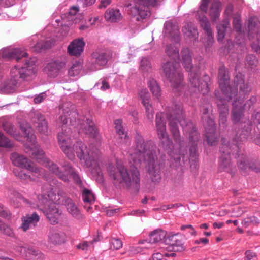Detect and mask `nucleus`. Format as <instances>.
<instances>
[{
    "instance_id": "obj_1",
    "label": "nucleus",
    "mask_w": 260,
    "mask_h": 260,
    "mask_svg": "<svg viewBox=\"0 0 260 260\" xmlns=\"http://www.w3.org/2000/svg\"><path fill=\"white\" fill-rule=\"evenodd\" d=\"M167 117L169 121V125L175 140L180 145H181V138L177 123H179L185 133H189V138L192 146L190 148V157H194L193 161L196 160V144L195 142L198 140V134L196 132L193 123L190 121H187L182 113V106L176 104L174 108L169 109Z\"/></svg>"
},
{
    "instance_id": "obj_2",
    "label": "nucleus",
    "mask_w": 260,
    "mask_h": 260,
    "mask_svg": "<svg viewBox=\"0 0 260 260\" xmlns=\"http://www.w3.org/2000/svg\"><path fill=\"white\" fill-rule=\"evenodd\" d=\"M108 170L114 185L117 188H139L140 173L134 164L125 166L123 164H109Z\"/></svg>"
},
{
    "instance_id": "obj_3",
    "label": "nucleus",
    "mask_w": 260,
    "mask_h": 260,
    "mask_svg": "<svg viewBox=\"0 0 260 260\" xmlns=\"http://www.w3.org/2000/svg\"><path fill=\"white\" fill-rule=\"evenodd\" d=\"M70 133V129L65 127L64 129H62V132L59 133L58 135L59 144L69 159L73 160L75 158L74 151L81 161L85 162L97 161L100 157L99 151H91L82 141H77L72 147L71 146Z\"/></svg>"
},
{
    "instance_id": "obj_4",
    "label": "nucleus",
    "mask_w": 260,
    "mask_h": 260,
    "mask_svg": "<svg viewBox=\"0 0 260 260\" xmlns=\"http://www.w3.org/2000/svg\"><path fill=\"white\" fill-rule=\"evenodd\" d=\"M59 112L60 116L57 120V124L59 126L63 127V125L67 124L68 119H70V124L77 128L79 133H83L90 137H97L98 132L92 120L90 119H86L85 120L84 118H78V114L74 110L71 103L67 102L62 104L59 107Z\"/></svg>"
},
{
    "instance_id": "obj_5",
    "label": "nucleus",
    "mask_w": 260,
    "mask_h": 260,
    "mask_svg": "<svg viewBox=\"0 0 260 260\" xmlns=\"http://www.w3.org/2000/svg\"><path fill=\"white\" fill-rule=\"evenodd\" d=\"M136 144L135 152L131 154L133 162H154L157 160L155 152L150 149V143L145 142L141 136H136Z\"/></svg>"
},
{
    "instance_id": "obj_6",
    "label": "nucleus",
    "mask_w": 260,
    "mask_h": 260,
    "mask_svg": "<svg viewBox=\"0 0 260 260\" xmlns=\"http://www.w3.org/2000/svg\"><path fill=\"white\" fill-rule=\"evenodd\" d=\"M42 197L45 201L51 202L49 204L48 208L45 211V215L51 224L57 223L60 213L55 205L57 200L51 185L46 184L43 186L42 187Z\"/></svg>"
},
{
    "instance_id": "obj_7",
    "label": "nucleus",
    "mask_w": 260,
    "mask_h": 260,
    "mask_svg": "<svg viewBox=\"0 0 260 260\" xmlns=\"http://www.w3.org/2000/svg\"><path fill=\"white\" fill-rule=\"evenodd\" d=\"M25 66L19 68L15 66L11 71L10 82L13 86H16L20 79L27 80L35 73L34 65L37 61V59L32 58L29 60L25 59Z\"/></svg>"
},
{
    "instance_id": "obj_8",
    "label": "nucleus",
    "mask_w": 260,
    "mask_h": 260,
    "mask_svg": "<svg viewBox=\"0 0 260 260\" xmlns=\"http://www.w3.org/2000/svg\"><path fill=\"white\" fill-rule=\"evenodd\" d=\"M174 61H168L164 64L162 69L164 74L171 84L174 90L180 91L182 86L183 75Z\"/></svg>"
},
{
    "instance_id": "obj_9",
    "label": "nucleus",
    "mask_w": 260,
    "mask_h": 260,
    "mask_svg": "<svg viewBox=\"0 0 260 260\" xmlns=\"http://www.w3.org/2000/svg\"><path fill=\"white\" fill-rule=\"evenodd\" d=\"M20 128L25 137L27 138L28 142L26 144V147L34 151L32 154V158L38 161L49 162V160L45 157L44 152L42 150L38 149V145L36 141V136L34 134L32 128L28 125H21Z\"/></svg>"
},
{
    "instance_id": "obj_10",
    "label": "nucleus",
    "mask_w": 260,
    "mask_h": 260,
    "mask_svg": "<svg viewBox=\"0 0 260 260\" xmlns=\"http://www.w3.org/2000/svg\"><path fill=\"white\" fill-rule=\"evenodd\" d=\"M134 6L131 8L130 13L136 17L138 21H141L150 16L149 7L155 6L156 0H133Z\"/></svg>"
},
{
    "instance_id": "obj_11",
    "label": "nucleus",
    "mask_w": 260,
    "mask_h": 260,
    "mask_svg": "<svg viewBox=\"0 0 260 260\" xmlns=\"http://www.w3.org/2000/svg\"><path fill=\"white\" fill-rule=\"evenodd\" d=\"M189 86L191 92L201 91L203 94L209 91V82L210 77L205 75L203 77V81L200 83L199 81V68L188 71Z\"/></svg>"
},
{
    "instance_id": "obj_12",
    "label": "nucleus",
    "mask_w": 260,
    "mask_h": 260,
    "mask_svg": "<svg viewBox=\"0 0 260 260\" xmlns=\"http://www.w3.org/2000/svg\"><path fill=\"white\" fill-rule=\"evenodd\" d=\"M48 167L50 171L58 176L63 181L67 182L69 181L68 175H70L72 176L76 184L80 186L82 185V182L80 176L70 165H64L62 166L61 169H60L56 164H50Z\"/></svg>"
},
{
    "instance_id": "obj_13",
    "label": "nucleus",
    "mask_w": 260,
    "mask_h": 260,
    "mask_svg": "<svg viewBox=\"0 0 260 260\" xmlns=\"http://www.w3.org/2000/svg\"><path fill=\"white\" fill-rule=\"evenodd\" d=\"M243 100L239 98L237 101L235 99L232 103L233 109L232 111L231 119L235 125H238L241 128L243 125L245 127L246 124L249 123V119L243 114L244 107L243 105Z\"/></svg>"
},
{
    "instance_id": "obj_14",
    "label": "nucleus",
    "mask_w": 260,
    "mask_h": 260,
    "mask_svg": "<svg viewBox=\"0 0 260 260\" xmlns=\"http://www.w3.org/2000/svg\"><path fill=\"white\" fill-rule=\"evenodd\" d=\"M230 77L228 72L224 66H221L219 69L218 82L222 93L228 96L229 99L233 98L232 94L234 96L237 93L238 88H232L229 84Z\"/></svg>"
},
{
    "instance_id": "obj_15",
    "label": "nucleus",
    "mask_w": 260,
    "mask_h": 260,
    "mask_svg": "<svg viewBox=\"0 0 260 260\" xmlns=\"http://www.w3.org/2000/svg\"><path fill=\"white\" fill-rule=\"evenodd\" d=\"M155 125L158 137L161 141L162 147L166 149L169 148L171 145L172 141L166 132V122L163 118L162 113L156 114Z\"/></svg>"
},
{
    "instance_id": "obj_16",
    "label": "nucleus",
    "mask_w": 260,
    "mask_h": 260,
    "mask_svg": "<svg viewBox=\"0 0 260 260\" xmlns=\"http://www.w3.org/2000/svg\"><path fill=\"white\" fill-rule=\"evenodd\" d=\"M112 57V52L110 50L93 52L92 54V64L90 67V70H97L101 67L106 66Z\"/></svg>"
},
{
    "instance_id": "obj_17",
    "label": "nucleus",
    "mask_w": 260,
    "mask_h": 260,
    "mask_svg": "<svg viewBox=\"0 0 260 260\" xmlns=\"http://www.w3.org/2000/svg\"><path fill=\"white\" fill-rule=\"evenodd\" d=\"M248 28L249 31V39L256 37V40L253 42L251 45V48L253 51L258 54L260 52V42L259 41L258 35L260 32V29L257 23L253 19H250L249 20Z\"/></svg>"
},
{
    "instance_id": "obj_18",
    "label": "nucleus",
    "mask_w": 260,
    "mask_h": 260,
    "mask_svg": "<svg viewBox=\"0 0 260 260\" xmlns=\"http://www.w3.org/2000/svg\"><path fill=\"white\" fill-rule=\"evenodd\" d=\"M15 165V168L13 169V172L16 176L22 179H26L30 178V175L26 171L37 173L39 172V169L35 165V164H17Z\"/></svg>"
},
{
    "instance_id": "obj_19",
    "label": "nucleus",
    "mask_w": 260,
    "mask_h": 260,
    "mask_svg": "<svg viewBox=\"0 0 260 260\" xmlns=\"http://www.w3.org/2000/svg\"><path fill=\"white\" fill-rule=\"evenodd\" d=\"M66 64V59L65 58L53 60L46 66L44 68V71L49 77H55Z\"/></svg>"
},
{
    "instance_id": "obj_20",
    "label": "nucleus",
    "mask_w": 260,
    "mask_h": 260,
    "mask_svg": "<svg viewBox=\"0 0 260 260\" xmlns=\"http://www.w3.org/2000/svg\"><path fill=\"white\" fill-rule=\"evenodd\" d=\"M22 223L20 228L24 232L34 228L40 220V217L36 212L27 214L21 217Z\"/></svg>"
},
{
    "instance_id": "obj_21",
    "label": "nucleus",
    "mask_w": 260,
    "mask_h": 260,
    "mask_svg": "<svg viewBox=\"0 0 260 260\" xmlns=\"http://www.w3.org/2000/svg\"><path fill=\"white\" fill-rule=\"evenodd\" d=\"M206 130V138L208 144L214 145L218 141L215 135L216 125L214 121L208 117L205 127Z\"/></svg>"
},
{
    "instance_id": "obj_22",
    "label": "nucleus",
    "mask_w": 260,
    "mask_h": 260,
    "mask_svg": "<svg viewBox=\"0 0 260 260\" xmlns=\"http://www.w3.org/2000/svg\"><path fill=\"white\" fill-rule=\"evenodd\" d=\"M219 94V91H215L216 102L218 108L219 114H229V110L228 106V102L232 99H233V101L235 99L237 101L238 100L237 93H236L235 96H234V94H232L233 96L232 99H229L228 96L223 94L222 95L224 97H221L218 95Z\"/></svg>"
},
{
    "instance_id": "obj_23",
    "label": "nucleus",
    "mask_w": 260,
    "mask_h": 260,
    "mask_svg": "<svg viewBox=\"0 0 260 260\" xmlns=\"http://www.w3.org/2000/svg\"><path fill=\"white\" fill-rule=\"evenodd\" d=\"M2 57L7 60H16L19 61L23 58L28 56V53L21 49H5L2 52Z\"/></svg>"
},
{
    "instance_id": "obj_24",
    "label": "nucleus",
    "mask_w": 260,
    "mask_h": 260,
    "mask_svg": "<svg viewBox=\"0 0 260 260\" xmlns=\"http://www.w3.org/2000/svg\"><path fill=\"white\" fill-rule=\"evenodd\" d=\"M32 122L37 124L38 130L43 134L48 132V124L44 116L38 112L30 113Z\"/></svg>"
},
{
    "instance_id": "obj_25",
    "label": "nucleus",
    "mask_w": 260,
    "mask_h": 260,
    "mask_svg": "<svg viewBox=\"0 0 260 260\" xmlns=\"http://www.w3.org/2000/svg\"><path fill=\"white\" fill-rule=\"evenodd\" d=\"M84 46L83 39H75L68 46V53L71 56H79L83 51Z\"/></svg>"
},
{
    "instance_id": "obj_26",
    "label": "nucleus",
    "mask_w": 260,
    "mask_h": 260,
    "mask_svg": "<svg viewBox=\"0 0 260 260\" xmlns=\"http://www.w3.org/2000/svg\"><path fill=\"white\" fill-rule=\"evenodd\" d=\"M238 149V145L237 144H233L232 145L222 144L220 148V161L221 162H226L230 161L231 160L230 152H233V149L237 151Z\"/></svg>"
},
{
    "instance_id": "obj_27",
    "label": "nucleus",
    "mask_w": 260,
    "mask_h": 260,
    "mask_svg": "<svg viewBox=\"0 0 260 260\" xmlns=\"http://www.w3.org/2000/svg\"><path fill=\"white\" fill-rule=\"evenodd\" d=\"M181 63L185 70L188 72L193 70L199 67H193L192 64V58L190 55V50L188 48H184L181 52Z\"/></svg>"
},
{
    "instance_id": "obj_28",
    "label": "nucleus",
    "mask_w": 260,
    "mask_h": 260,
    "mask_svg": "<svg viewBox=\"0 0 260 260\" xmlns=\"http://www.w3.org/2000/svg\"><path fill=\"white\" fill-rule=\"evenodd\" d=\"M182 31L184 37L186 39L195 40L198 36L197 29L194 24L191 22H187L183 26Z\"/></svg>"
},
{
    "instance_id": "obj_29",
    "label": "nucleus",
    "mask_w": 260,
    "mask_h": 260,
    "mask_svg": "<svg viewBox=\"0 0 260 260\" xmlns=\"http://www.w3.org/2000/svg\"><path fill=\"white\" fill-rule=\"evenodd\" d=\"M234 83L236 86H239L240 93L242 92V94L241 96L238 97V99L242 98L243 100L244 97H242V96L250 92V87L248 84L245 83L243 76L241 74H238L236 76ZM235 88H237V87Z\"/></svg>"
},
{
    "instance_id": "obj_30",
    "label": "nucleus",
    "mask_w": 260,
    "mask_h": 260,
    "mask_svg": "<svg viewBox=\"0 0 260 260\" xmlns=\"http://www.w3.org/2000/svg\"><path fill=\"white\" fill-rule=\"evenodd\" d=\"M147 173L152 182L158 181L160 178V167L159 164H148L146 166Z\"/></svg>"
},
{
    "instance_id": "obj_31",
    "label": "nucleus",
    "mask_w": 260,
    "mask_h": 260,
    "mask_svg": "<svg viewBox=\"0 0 260 260\" xmlns=\"http://www.w3.org/2000/svg\"><path fill=\"white\" fill-rule=\"evenodd\" d=\"M163 31L166 36L173 38H177L179 34L178 27L170 21L164 24Z\"/></svg>"
},
{
    "instance_id": "obj_32",
    "label": "nucleus",
    "mask_w": 260,
    "mask_h": 260,
    "mask_svg": "<svg viewBox=\"0 0 260 260\" xmlns=\"http://www.w3.org/2000/svg\"><path fill=\"white\" fill-rule=\"evenodd\" d=\"M48 241L53 244H61L64 242V235L55 230H50L48 235Z\"/></svg>"
},
{
    "instance_id": "obj_33",
    "label": "nucleus",
    "mask_w": 260,
    "mask_h": 260,
    "mask_svg": "<svg viewBox=\"0 0 260 260\" xmlns=\"http://www.w3.org/2000/svg\"><path fill=\"white\" fill-rule=\"evenodd\" d=\"M63 202L69 213L74 217L79 218L80 216V211L73 201L69 198H66Z\"/></svg>"
},
{
    "instance_id": "obj_34",
    "label": "nucleus",
    "mask_w": 260,
    "mask_h": 260,
    "mask_svg": "<svg viewBox=\"0 0 260 260\" xmlns=\"http://www.w3.org/2000/svg\"><path fill=\"white\" fill-rule=\"evenodd\" d=\"M220 3L215 1L212 3L209 9V15L213 22H216L219 18L220 13Z\"/></svg>"
},
{
    "instance_id": "obj_35",
    "label": "nucleus",
    "mask_w": 260,
    "mask_h": 260,
    "mask_svg": "<svg viewBox=\"0 0 260 260\" xmlns=\"http://www.w3.org/2000/svg\"><path fill=\"white\" fill-rule=\"evenodd\" d=\"M199 12L198 13V19L200 22V24L201 26L203 28V29L205 31L207 35L209 37V38H212V31L211 28L210 23L207 17L205 15H203L202 17L198 15Z\"/></svg>"
},
{
    "instance_id": "obj_36",
    "label": "nucleus",
    "mask_w": 260,
    "mask_h": 260,
    "mask_svg": "<svg viewBox=\"0 0 260 260\" xmlns=\"http://www.w3.org/2000/svg\"><path fill=\"white\" fill-rule=\"evenodd\" d=\"M121 14L119 10L111 9L107 10L105 14V19L111 22H115L121 19Z\"/></svg>"
},
{
    "instance_id": "obj_37",
    "label": "nucleus",
    "mask_w": 260,
    "mask_h": 260,
    "mask_svg": "<svg viewBox=\"0 0 260 260\" xmlns=\"http://www.w3.org/2000/svg\"><path fill=\"white\" fill-rule=\"evenodd\" d=\"M166 237V232L161 230H156L149 235V243H155L164 240Z\"/></svg>"
},
{
    "instance_id": "obj_38",
    "label": "nucleus",
    "mask_w": 260,
    "mask_h": 260,
    "mask_svg": "<svg viewBox=\"0 0 260 260\" xmlns=\"http://www.w3.org/2000/svg\"><path fill=\"white\" fill-rule=\"evenodd\" d=\"M9 199L14 205L19 206V203L23 202L25 204H30L29 201L21 194L16 191H12L9 196Z\"/></svg>"
},
{
    "instance_id": "obj_39",
    "label": "nucleus",
    "mask_w": 260,
    "mask_h": 260,
    "mask_svg": "<svg viewBox=\"0 0 260 260\" xmlns=\"http://www.w3.org/2000/svg\"><path fill=\"white\" fill-rule=\"evenodd\" d=\"M230 27V22L228 20L224 19L221 24L217 26L218 31L217 40L218 41H222L225 36V32L227 28Z\"/></svg>"
},
{
    "instance_id": "obj_40",
    "label": "nucleus",
    "mask_w": 260,
    "mask_h": 260,
    "mask_svg": "<svg viewBox=\"0 0 260 260\" xmlns=\"http://www.w3.org/2000/svg\"><path fill=\"white\" fill-rule=\"evenodd\" d=\"M148 86L153 96L158 99L161 96V89L156 81L153 79L148 82Z\"/></svg>"
},
{
    "instance_id": "obj_41",
    "label": "nucleus",
    "mask_w": 260,
    "mask_h": 260,
    "mask_svg": "<svg viewBox=\"0 0 260 260\" xmlns=\"http://www.w3.org/2000/svg\"><path fill=\"white\" fill-rule=\"evenodd\" d=\"M21 252L25 255L28 259H33L38 256L41 253L39 250H36L32 247H22Z\"/></svg>"
},
{
    "instance_id": "obj_42",
    "label": "nucleus",
    "mask_w": 260,
    "mask_h": 260,
    "mask_svg": "<svg viewBox=\"0 0 260 260\" xmlns=\"http://www.w3.org/2000/svg\"><path fill=\"white\" fill-rule=\"evenodd\" d=\"M167 54L174 60L179 59V49L174 45H168L166 48Z\"/></svg>"
},
{
    "instance_id": "obj_43",
    "label": "nucleus",
    "mask_w": 260,
    "mask_h": 260,
    "mask_svg": "<svg viewBox=\"0 0 260 260\" xmlns=\"http://www.w3.org/2000/svg\"><path fill=\"white\" fill-rule=\"evenodd\" d=\"M239 168L241 170H251L256 173L260 172V164H239Z\"/></svg>"
},
{
    "instance_id": "obj_44",
    "label": "nucleus",
    "mask_w": 260,
    "mask_h": 260,
    "mask_svg": "<svg viewBox=\"0 0 260 260\" xmlns=\"http://www.w3.org/2000/svg\"><path fill=\"white\" fill-rule=\"evenodd\" d=\"M259 222V220L256 217L252 216L244 218L242 221V224L244 227L247 228L251 225H257Z\"/></svg>"
},
{
    "instance_id": "obj_45",
    "label": "nucleus",
    "mask_w": 260,
    "mask_h": 260,
    "mask_svg": "<svg viewBox=\"0 0 260 260\" xmlns=\"http://www.w3.org/2000/svg\"><path fill=\"white\" fill-rule=\"evenodd\" d=\"M14 146L13 142L0 132V147L11 148Z\"/></svg>"
},
{
    "instance_id": "obj_46",
    "label": "nucleus",
    "mask_w": 260,
    "mask_h": 260,
    "mask_svg": "<svg viewBox=\"0 0 260 260\" xmlns=\"http://www.w3.org/2000/svg\"><path fill=\"white\" fill-rule=\"evenodd\" d=\"M61 19L64 22V25L67 26L76 24L79 21L77 17H71V16L66 13L62 15Z\"/></svg>"
},
{
    "instance_id": "obj_47",
    "label": "nucleus",
    "mask_w": 260,
    "mask_h": 260,
    "mask_svg": "<svg viewBox=\"0 0 260 260\" xmlns=\"http://www.w3.org/2000/svg\"><path fill=\"white\" fill-rule=\"evenodd\" d=\"M114 124L117 134L119 135L121 139L124 138L125 139L127 138V134L125 133L123 128L121 120L117 119L115 121Z\"/></svg>"
},
{
    "instance_id": "obj_48",
    "label": "nucleus",
    "mask_w": 260,
    "mask_h": 260,
    "mask_svg": "<svg viewBox=\"0 0 260 260\" xmlns=\"http://www.w3.org/2000/svg\"><path fill=\"white\" fill-rule=\"evenodd\" d=\"M82 69V63L80 62H76L70 68L69 70V74L70 76L78 75Z\"/></svg>"
},
{
    "instance_id": "obj_49",
    "label": "nucleus",
    "mask_w": 260,
    "mask_h": 260,
    "mask_svg": "<svg viewBox=\"0 0 260 260\" xmlns=\"http://www.w3.org/2000/svg\"><path fill=\"white\" fill-rule=\"evenodd\" d=\"M170 248H171L172 250L174 252H182L185 250L184 243L181 239H179L178 238Z\"/></svg>"
},
{
    "instance_id": "obj_50",
    "label": "nucleus",
    "mask_w": 260,
    "mask_h": 260,
    "mask_svg": "<svg viewBox=\"0 0 260 260\" xmlns=\"http://www.w3.org/2000/svg\"><path fill=\"white\" fill-rule=\"evenodd\" d=\"M10 159L12 162H28L27 158L24 155L16 152L12 153Z\"/></svg>"
},
{
    "instance_id": "obj_51",
    "label": "nucleus",
    "mask_w": 260,
    "mask_h": 260,
    "mask_svg": "<svg viewBox=\"0 0 260 260\" xmlns=\"http://www.w3.org/2000/svg\"><path fill=\"white\" fill-rule=\"evenodd\" d=\"M233 26L234 29L238 33L241 32V19L239 14H236L233 18Z\"/></svg>"
},
{
    "instance_id": "obj_52",
    "label": "nucleus",
    "mask_w": 260,
    "mask_h": 260,
    "mask_svg": "<svg viewBox=\"0 0 260 260\" xmlns=\"http://www.w3.org/2000/svg\"><path fill=\"white\" fill-rule=\"evenodd\" d=\"M178 233L172 234V233H169L168 235L166 234V237L164 239V242L166 244L169 245V248L171 247L173 244L176 241L178 238Z\"/></svg>"
},
{
    "instance_id": "obj_53",
    "label": "nucleus",
    "mask_w": 260,
    "mask_h": 260,
    "mask_svg": "<svg viewBox=\"0 0 260 260\" xmlns=\"http://www.w3.org/2000/svg\"><path fill=\"white\" fill-rule=\"evenodd\" d=\"M258 60L253 55H248L245 58V64L250 68H253L258 64Z\"/></svg>"
},
{
    "instance_id": "obj_54",
    "label": "nucleus",
    "mask_w": 260,
    "mask_h": 260,
    "mask_svg": "<svg viewBox=\"0 0 260 260\" xmlns=\"http://www.w3.org/2000/svg\"><path fill=\"white\" fill-rule=\"evenodd\" d=\"M0 231L9 237H13L14 235L13 230L8 225L4 224L1 220H0Z\"/></svg>"
},
{
    "instance_id": "obj_55",
    "label": "nucleus",
    "mask_w": 260,
    "mask_h": 260,
    "mask_svg": "<svg viewBox=\"0 0 260 260\" xmlns=\"http://www.w3.org/2000/svg\"><path fill=\"white\" fill-rule=\"evenodd\" d=\"M82 198L84 202L90 203L94 201V197L91 191L86 188L83 190Z\"/></svg>"
},
{
    "instance_id": "obj_56",
    "label": "nucleus",
    "mask_w": 260,
    "mask_h": 260,
    "mask_svg": "<svg viewBox=\"0 0 260 260\" xmlns=\"http://www.w3.org/2000/svg\"><path fill=\"white\" fill-rule=\"evenodd\" d=\"M139 95L142 100L143 105H146L150 102V94L146 89H142L139 93Z\"/></svg>"
},
{
    "instance_id": "obj_57",
    "label": "nucleus",
    "mask_w": 260,
    "mask_h": 260,
    "mask_svg": "<svg viewBox=\"0 0 260 260\" xmlns=\"http://www.w3.org/2000/svg\"><path fill=\"white\" fill-rule=\"evenodd\" d=\"M143 105L145 108V112L147 119L152 122L154 118V111L152 105L149 103Z\"/></svg>"
},
{
    "instance_id": "obj_58",
    "label": "nucleus",
    "mask_w": 260,
    "mask_h": 260,
    "mask_svg": "<svg viewBox=\"0 0 260 260\" xmlns=\"http://www.w3.org/2000/svg\"><path fill=\"white\" fill-rule=\"evenodd\" d=\"M122 241L118 238H112L110 241V248L114 250H118L122 246Z\"/></svg>"
},
{
    "instance_id": "obj_59",
    "label": "nucleus",
    "mask_w": 260,
    "mask_h": 260,
    "mask_svg": "<svg viewBox=\"0 0 260 260\" xmlns=\"http://www.w3.org/2000/svg\"><path fill=\"white\" fill-rule=\"evenodd\" d=\"M140 68L144 71H148L151 66L149 60L146 58H142L141 61Z\"/></svg>"
},
{
    "instance_id": "obj_60",
    "label": "nucleus",
    "mask_w": 260,
    "mask_h": 260,
    "mask_svg": "<svg viewBox=\"0 0 260 260\" xmlns=\"http://www.w3.org/2000/svg\"><path fill=\"white\" fill-rule=\"evenodd\" d=\"M87 167L91 169V173L93 175H99L101 172L100 169L98 164H89Z\"/></svg>"
},
{
    "instance_id": "obj_61",
    "label": "nucleus",
    "mask_w": 260,
    "mask_h": 260,
    "mask_svg": "<svg viewBox=\"0 0 260 260\" xmlns=\"http://www.w3.org/2000/svg\"><path fill=\"white\" fill-rule=\"evenodd\" d=\"M180 230L183 231L187 230L191 235L194 236L196 235V232L194 228L190 224L182 225L180 227Z\"/></svg>"
},
{
    "instance_id": "obj_62",
    "label": "nucleus",
    "mask_w": 260,
    "mask_h": 260,
    "mask_svg": "<svg viewBox=\"0 0 260 260\" xmlns=\"http://www.w3.org/2000/svg\"><path fill=\"white\" fill-rule=\"evenodd\" d=\"M3 127L5 131L7 133L10 135H14V131L13 129V126L8 123H5L3 124Z\"/></svg>"
},
{
    "instance_id": "obj_63",
    "label": "nucleus",
    "mask_w": 260,
    "mask_h": 260,
    "mask_svg": "<svg viewBox=\"0 0 260 260\" xmlns=\"http://www.w3.org/2000/svg\"><path fill=\"white\" fill-rule=\"evenodd\" d=\"M46 98V94L45 92H42L35 97L34 101L36 104H40Z\"/></svg>"
},
{
    "instance_id": "obj_64",
    "label": "nucleus",
    "mask_w": 260,
    "mask_h": 260,
    "mask_svg": "<svg viewBox=\"0 0 260 260\" xmlns=\"http://www.w3.org/2000/svg\"><path fill=\"white\" fill-rule=\"evenodd\" d=\"M246 211L245 210L243 209L241 207H240L234 208L233 211L234 216L236 217L241 216Z\"/></svg>"
}]
</instances>
